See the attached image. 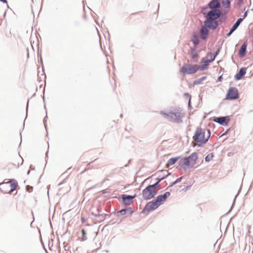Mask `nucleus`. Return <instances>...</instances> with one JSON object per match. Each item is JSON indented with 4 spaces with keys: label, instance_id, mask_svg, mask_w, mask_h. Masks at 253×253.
Instances as JSON below:
<instances>
[{
    "label": "nucleus",
    "instance_id": "1",
    "mask_svg": "<svg viewBox=\"0 0 253 253\" xmlns=\"http://www.w3.org/2000/svg\"><path fill=\"white\" fill-rule=\"evenodd\" d=\"M183 110L179 107H173L172 110L161 111L160 114L169 121L175 124L182 123V118L184 115L182 113Z\"/></svg>",
    "mask_w": 253,
    "mask_h": 253
},
{
    "label": "nucleus",
    "instance_id": "2",
    "mask_svg": "<svg viewBox=\"0 0 253 253\" xmlns=\"http://www.w3.org/2000/svg\"><path fill=\"white\" fill-rule=\"evenodd\" d=\"M217 28L216 24H212L210 20L206 17L204 22V25L201 27L200 29V37L201 39L205 40L208 37L210 33L209 29L214 30Z\"/></svg>",
    "mask_w": 253,
    "mask_h": 253
},
{
    "label": "nucleus",
    "instance_id": "3",
    "mask_svg": "<svg viewBox=\"0 0 253 253\" xmlns=\"http://www.w3.org/2000/svg\"><path fill=\"white\" fill-rule=\"evenodd\" d=\"M193 139L197 143V146L199 147H202L208 141V138H205V131L200 127L196 128Z\"/></svg>",
    "mask_w": 253,
    "mask_h": 253
},
{
    "label": "nucleus",
    "instance_id": "4",
    "mask_svg": "<svg viewBox=\"0 0 253 253\" xmlns=\"http://www.w3.org/2000/svg\"><path fill=\"white\" fill-rule=\"evenodd\" d=\"M154 187L152 184L147 185L142 191V196L144 200L148 201L153 198L157 194L159 190H155Z\"/></svg>",
    "mask_w": 253,
    "mask_h": 253
},
{
    "label": "nucleus",
    "instance_id": "5",
    "mask_svg": "<svg viewBox=\"0 0 253 253\" xmlns=\"http://www.w3.org/2000/svg\"><path fill=\"white\" fill-rule=\"evenodd\" d=\"M170 195L169 192H166L164 194L159 195L157 196L155 198L150 201V203H151L152 207H154L155 209L156 210L167 200Z\"/></svg>",
    "mask_w": 253,
    "mask_h": 253
},
{
    "label": "nucleus",
    "instance_id": "6",
    "mask_svg": "<svg viewBox=\"0 0 253 253\" xmlns=\"http://www.w3.org/2000/svg\"><path fill=\"white\" fill-rule=\"evenodd\" d=\"M199 70L198 64L185 63L180 68L179 72L183 75H192Z\"/></svg>",
    "mask_w": 253,
    "mask_h": 253
},
{
    "label": "nucleus",
    "instance_id": "7",
    "mask_svg": "<svg viewBox=\"0 0 253 253\" xmlns=\"http://www.w3.org/2000/svg\"><path fill=\"white\" fill-rule=\"evenodd\" d=\"M214 12V14L208 17V18L212 24L215 23L217 27L218 26V22L220 23L224 22L227 19V16L221 14L220 10H216Z\"/></svg>",
    "mask_w": 253,
    "mask_h": 253
},
{
    "label": "nucleus",
    "instance_id": "8",
    "mask_svg": "<svg viewBox=\"0 0 253 253\" xmlns=\"http://www.w3.org/2000/svg\"><path fill=\"white\" fill-rule=\"evenodd\" d=\"M208 6L211 9L208 11L206 15L207 18L214 14V11L216 10H219V8L221 6V3L218 0H211L208 2Z\"/></svg>",
    "mask_w": 253,
    "mask_h": 253
},
{
    "label": "nucleus",
    "instance_id": "9",
    "mask_svg": "<svg viewBox=\"0 0 253 253\" xmlns=\"http://www.w3.org/2000/svg\"><path fill=\"white\" fill-rule=\"evenodd\" d=\"M238 90L235 87H230L226 94V99L228 100H235L239 98Z\"/></svg>",
    "mask_w": 253,
    "mask_h": 253
},
{
    "label": "nucleus",
    "instance_id": "10",
    "mask_svg": "<svg viewBox=\"0 0 253 253\" xmlns=\"http://www.w3.org/2000/svg\"><path fill=\"white\" fill-rule=\"evenodd\" d=\"M195 165V162L190 161L187 158L185 157L183 162L179 163V166L177 167L178 169H182L186 170L187 169H191Z\"/></svg>",
    "mask_w": 253,
    "mask_h": 253
},
{
    "label": "nucleus",
    "instance_id": "11",
    "mask_svg": "<svg viewBox=\"0 0 253 253\" xmlns=\"http://www.w3.org/2000/svg\"><path fill=\"white\" fill-rule=\"evenodd\" d=\"M230 120V117L229 116H220L217 117H213L212 121L215 123H218L221 126H226Z\"/></svg>",
    "mask_w": 253,
    "mask_h": 253
},
{
    "label": "nucleus",
    "instance_id": "12",
    "mask_svg": "<svg viewBox=\"0 0 253 253\" xmlns=\"http://www.w3.org/2000/svg\"><path fill=\"white\" fill-rule=\"evenodd\" d=\"M134 212V211L131 207H126L121 210L116 212L114 214L117 216L120 217L121 215L127 214L126 216H130Z\"/></svg>",
    "mask_w": 253,
    "mask_h": 253
},
{
    "label": "nucleus",
    "instance_id": "13",
    "mask_svg": "<svg viewBox=\"0 0 253 253\" xmlns=\"http://www.w3.org/2000/svg\"><path fill=\"white\" fill-rule=\"evenodd\" d=\"M247 73V68L242 67L237 72L234 76V79L236 81H239L243 78Z\"/></svg>",
    "mask_w": 253,
    "mask_h": 253
},
{
    "label": "nucleus",
    "instance_id": "14",
    "mask_svg": "<svg viewBox=\"0 0 253 253\" xmlns=\"http://www.w3.org/2000/svg\"><path fill=\"white\" fill-rule=\"evenodd\" d=\"M190 54L192 59V62L194 63L197 62L198 59L199 58V55L197 52V46L190 48Z\"/></svg>",
    "mask_w": 253,
    "mask_h": 253
},
{
    "label": "nucleus",
    "instance_id": "15",
    "mask_svg": "<svg viewBox=\"0 0 253 253\" xmlns=\"http://www.w3.org/2000/svg\"><path fill=\"white\" fill-rule=\"evenodd\" d=\"M243 19L238 18L236 22L233 24L229 32L226 34V37H230L232 34L238 28L240 24L242 22Z\"/></svg>",
    "mask_w": 253,
    "mask_h": 253
},
{
    "label": "nucleus",
    "instance_id": "16",
    "mask_svg": "<svg viewBox=\"0 0 253 253\" xmlns=\"http://www.w3.org/2000/svg\"><path fill=\"white\" fill-rule=\"evenodd\" d=\"M6 183H8L9 185V188L10 189L9 190L10 194H11L14 191H15L17 187L18 186V184L17 181L15 179H11L9 181L6 182Z\"/></svg>",
    "mask_w": 253,
    "mask_h": 253
},
{
    "label": "nucleus",
    "instance_id": "17",
    "mask_svg": "<svg viewBox=\"0 0 253 253\" xmlns=\"http://www.w3.org/2000/svg\"><path fill=\"white\" fill-rule=\"evenodd\" d=\"M210 63L209 61L206 60L205 58H202L201 62L200 65H198V67L199 68V70L200 71H205L208 69Z\"/></svg>",
    "mask_w": 253,
    "mask_h": 253
},
{
    "label": "nucleus",
    "instance_id": "18",
    "mask_svg": "<svg viewBox=\"0 0 253 253\" xmlns=\"http://www.w3.org/2000/svg\"><path fill=\"white\" fill-rule=\"evenodd\" d=\"M247 42H245L241 46L238 51V55L240 58H243L245 56L247 52Z\"/></svg>",
    "mask_w": 253,
    "mask_h": 253
},
{
    "label": "nucleus",
    "instance_id": "19",
    "mask_svg": "<svg viewBox=\"0 0 253 253\" xmlns=\"http://www.w3.org/2000/svg\"><path fill=\"white\" fill-rule=\"evenodd\" d=\"M122 203L124 206H129L132 204V201L129 195L123 194L122 195Z\"/></svg>",
    "mask_w": 253,
    "mask_h": 253
},
{
    "label": "nucleus",
    "instance_id": "20",
    "mask_svg": "<svg viewBox=\"0 0 253 253\" xmlns=\"http://www.w3.org/2000/svg\"><path fill=\"white\" fill-rule=\"evenodd\" d=\"M181 156L172 157L169 159L165 165L166 168H169L170 166L174 165L180 158Z\"/></svg>",
    "mask_w": 253,
    "mask_h": 253
},
{
    "label": "nucleus",
    "instance_id": "21",
    "mask_svg": "<svg viewBox=\"0 0 253 253\" xmlns=\"http://www.w3.org/2000/svg\"><path fill=\"white\" fill-rule=\"evenodd\" d=\"M0 190L3 194H10L9 185L6 182L0 183Z\"/></svg>",
    "mask_w": 253,
    "mask_h": 253
},
{
    "label": "nucleus",
    "instance_id": "22",
    "mask_svg": "<svg viewBox=\"0 0 253 253\" xmlns=\"http://www.w3.org/2000/svg\"><path fill=\"white\" fill-rule=\"evenodd\" d=\"M154 210H155V208H154V207H152L151 203H150V202H149L146 204L144 208L142 210L141 213L144 214L146 213V212H149Z\"/></svg>",
    "mask_w": 253,
    "mask_h": 253
},
{
    "label": "nucleus",
    "instance_id": "23",
    "mask_svg": "<svg viewBox=\"0 0 253 253\" xmlns=\"http://www.w3.org/2000/svg\"><path fill=\"white\" fill-rule=\"evenodd\" d=\"M191 41L195 45L194 46H196L200 43V41L198 39V34L196 32H195L193 33L191 38Z\"/></svg>",
    "mask_w": 253,
    "mask_h": 253
},
{
    "label": "nucleus",
    "instance_id": "24",
    "mask_svg": "<svg viewBox=\"0 0 253 253\" xmlns=\"http://www.w3.org/2000/svg\"><path fill=\"white\" fill-rule=\"evenodd\" d=\"M186 158H187L190 161L195 162L196 164V161L198 159V153L197 152H193Z\"/></svg>",
    "mask_w": 253,
    "mask_h": 253
},
{
    "label": "nucleus",
    "instance_id": "25",
    "mask_svg": "<svg viewBox=\"0 0 253 253\" xmlns=\"http://www.w3.org/2000/svg\"><path fill=\"white\" fill-rule=\"evenodd\" d=\"M231 1L232 0H222L221 4H222L223 8L230 9L231 6Z\"/></svg>",
    "mask_w": 253,
    "mask_h": 253
},
{
    "label": "nucleus",
    "instance_id": "26",
    "mask_svg": "<svg viewBox=\"0 0 253 253\" xmlns=\"http://www.w3.org/2000/svg\"><path fill=\"white\" fill-rule=\"evenodd\" d=\"M168 177V175H164L163 176H159L158 177L156 178L157 181L153 184H152L154 187L156 188L157 187L160 185V183L166 179Z\"/></svg>",
    "mask_w": 253,
    "mask_h": 253
},
{
    "label": "nucleus",
    "instance_id": "27",
    "mask_svg": "<svg viewBox=\"0 0 253 253\" xmlns=\"http://www.w3.org/2000/svg\"><path fill=\"white\" fill-rule=\"evenodd\" d=\"M184 96L186 97L188 99V107L189 109L191 110L192 109V106L191 105V96L188 92H185L184 93Z\"/></svg>",
    "mask_w": 253,
    "mask_h": 253
},
{
    "label": "nucleus",
    "instance_id": "28",
    "mask_svg": "<svg viewBox=\"0 0 253 253\" xmlns=\"http://www.w3.org/2000/svg\"><path fill=\"white\" fill-rule=\"evenodd\" d=\"M207 78V76H203L200 78L198 80L194 81L192 83V85L194 86L196 85L201 84L202 83V82L206 80Z\"/></svg>",
    "mask_w": 253,
    "mask_h": 253
},
{
    "label": "nucleus",
    "instance_id": "29",
    "mask_svg": "<svg viewBox=\"0 0 253 253\" xmlns=\"http://www.w3.org/2000/svg\"><path fill=\"white\" fill-rule=\"evenodd\" d=\"M183 177L184 176H181L177 178L174 181L170 183L169 186L167 188V189H168L169 187H171L173 186L174 185L176 184L177 183L180 182L183 179Z\"/></svg>",
    "mask_w": 253,
    "mask_h": 253
},
{
    "label": "nucleus",
    "instance_id": "30",
    "mask_svg": "<svg viewBox=\"0 0 253 253\" xmlns=\"http://www.w3.org/2000/svg\"><path fill=\"white\" fill-rule=\"evenodd\" d=\"M213 157H214V155H213V154L212 153L208 154L205 157V161L206 162H209L210 161H211Z\"/></svg>",
    "mask_w": 253,
    "mask_h": 253
},
{
    "label": "nucleus",
    "instance_id": "31",
    "mask_svg": "<svg viewBox=\"0 0 253 253\" xmlns=\"http://www.w3.org/2000/svg\"><path fill=\"white\" fill-rule=\"evenodd\" d=\"M82 234V237L81 239L82 241H84L86 240V231L84 229H82L81 230Z\"/></svg>",
    "mask_w": 253,
    "mask_h": 253
},
{
    "label": "nucleus",
    "instance_id": "32",
    "mask_svg": "<svg viewBox=\"0 0 253 253\" xmlns=\"http://www.w3.org/2000/svg\"><path fill=\"white\" fill-rule=\"evenodd\" d=\"M38 62L39 63H40L41 64V65H42V71H43L44 68H43V61H42V58L41 54H39L38 53Z\"/></svg>",
    "mask_w": 253,
    "mask_h": 253
},
{
    "label": "nucleus",
    "instance_id": "33",
    "mask_svg": "<svg viewBox=\"0 0 253 253\" xmlns=\"http://www.w3.org/2000/svg\"><path fill=\"white\" fill-rule=\"evenodd\" d=\"M208 7H206V6H204L203 7H202V9H201V12L202 13V14H203L204 15H205L207 14L208 13Z\"/></svg>",
    "mask_w": 253,
    "mask_h": 253
},
{
    "label": "nucleus",
    "instance_id": "34",
    "mask_svg": "<svg viewBox=\"0 0 253 253\" xmlns=\"http://www.w3.org/2000/svg\"><path fill=\"white\" fill-rule=\"evenodd\" d=\"M47 118V116L46 115V116L44 118L43 120L44 126V127L46 130V136H48V133H47V130L46 120Z\"/></svg>",
    "mask_w": 253,
    "mask_h": 253
},
{
    "label": "nucleus",
    "instance_id": "35",
    "mask_svg": "<svg viewBox=\"0 0 253 253\" xmlns=\"http://www.w3.org/2000/svg\"><path fill=\"white\" fill-rule=\"evenodd\" d=\"M230 9H226L223 8L222 10L221 11V14L224 15H227V13L229 12Z\"/></svg>",
    "mask_w": 253,
    "mask_h": 253
},
{
    "label": "nucleus",
    "instance_id": "36",
    "mask_svg": "<svg viewBox=\"0 0 253 253\" xmlns=\"http://www.w3.org/2000/svg\"><path fill=\"white\" fill-rule=\"evenodd\" d=\"M209 54H211V57H210V58L209 59H208L207 60L209 61V63L210 62H213L216 57H215L211 53H209Z\"/></svg>",
    "mask_w": 253,
    "mask_h": 253
},
{
    "label": "nucleus",
    "instance_id": "37",
    "mask_svg": "<svg viewBox=\"0 0 253 253\" xmlns=\"http://www.w3.org/2000/svg\"><path fill=\"white\" fill-rule=\"evenodd\" d=\"M72 171H71V168H68L67 170L65 172H64V173H63L62 174V176H63L64 175L66 174H67V176H68V175L71 173Z\"/></svg>",
    "mask_w": 253,
    "mask_h": 253
},
{
    "label": "nucleus",
    "instance_id": "38",
    "mask_svg": "<svg viewBox=\"0 0 253 253\" xmlns=\"http://www.w3.org/2000/svg\"><path fill=\"white\" fill-rule=\"evenodd\" d=\"M33 187L32 186H26V190L27 191H28V192H31L33 191Z\"/></svg>",
    "mask_w": 253,
    "mask_h": 253
},
{
    "label": "nucleus",
    "instance_id": "39",
    "mask_svg": "<svg viewBox=\"0 0 253 253\" xmlns=\"http://www.w3.org/2000/svg\"><path fill=\"white\" fill-rule=\"evenodd\" d=\"M111 214H108L106 213L100 214L101 217L104 218L110 217L111 216Z\"/></svg>",
    "mask_w": 253,
    "mask_h": 253
},
{
    "label": "nucleus",
    "instance_id": "40",
    "mask_svg": "<svg viewBox=\"0 0 253 253\" xmlns=\"http://www.w3.org/2000/svg\"><path fill=\"white\" fill-rule=\"evenodd\" d=\"M248 11H249V10H247V11H246L245 12V13H244V15H243V17L240 18H241V19H243V21L244 20V19L245 18H246L247 17V16H248Z\"/></svg>",
    "mask_w": 253,
    "mask_h": 253
},
{
    "label": "nucleus",
    "instance_id": "41",
    "mask_svg": "<svg viewBox=\"0 0 253 253\" xmlns=\"http://www.w3.org/2000/svg\"><path fill=\"white\" fill-rule=\"evenodd\" d=\"M244 0H238L237 2V5L238 7H240L242 4L243 3Z\"/></svg>",
    "mask_w": 253,
    "mask_h": 253
},
{
    "label": "nucleus",
    "instance_id": "42",
    "mask_svg": "<svg viewBox=\"0 0 253 253\" xmlns=\"http://www.w3.org/2000/svg\"><path fill=\"white\" fill-rule=\"evenodd\" d=\"M219 52H220V49H219V48H218V49H217V50L215 52H214V53L212 54V55H213L215 57H216L218 55V54H219Z\"/></svg>",
    "mask_w": 253,
    "mask_h": 253
},
{
    "label": "nucleus",
    "instance_id": "43",
    "mask_svg": "<svg viewBox=\"0 0 253 253\" xmlns=\"http://www.w3.org/2000/svg\"><path fill=\"white\" fill-rule=\"evenodd\" d=\"M222 80H223V77H222V75H221L217 78V81L220 82H222Z\"/></svg>",
    "mask_w": 253,
    "mask_h": 253
},
{
    "label": "nucleus",
    "instance_id": "44",
    "mask_svg": "<svg viewBox=\"0 0 253 253\" xmlns=\"http://www.w3.org/2000/svg\"><path fill=\"white\" fill-rule=\"evenodd\" d=\"M230 131V129H227L222 134V135L220 136V137H222L224 135H226V134H228V133L229 132V131Z\"/></svg>",
    "mask_w": 253,
    "mask_h": 253
},
{
    "label": "nucleus",
    "instance_id": "45",
    "mask_svg": "<svg viewBox=\"0 0 253 253\" xmlns=\"http://www.w3.org/2000/svg\"><path fill=\"white\" fill-rule=\"evenodd\" d=\"M207 131H208V136L207 138H208V140L209 139L210 136H211V130L210 129H207Z\"/></svg>",
    "mask_w": 253,
    "mask_h": 253
},
{
    "label": "nucleus",
    "instance_id": "46",
    "mask_svg": "<svg viewBox=\"0 0 253 253\" xmlns=\"http://www.w3.org/2000/svg\"><path fill=\"white\" fill-rule=\"evenodd\" d=\"M130 197H131L130 199L132 201V200L136 197V194H134V195H130Z\"/></svg>",
    "mask_w": 253,
    "mask_h": 253
},
{
    "label": "nucleus",
    "instance_id": "47",
    "mask_svg": "<svg viewBox=\"0 0 253 253\" xmlns=\"http://www.w3.org/2000/svg\"><path fill=\"white\" fill-rule=\"evenodd\" d=\"M92 214L96 217H101L100 214H95V213H92Z\"/></svg>",
    "mask_w": 253,
    "mask_h": 253
},
{
    "label": "nucleus",
    "instance_id": "48",
    "mask_svg": "<svg viewBox=\"0 0 253 253\" xmlns=\"http://www.w3.org/2000/svg\"><path fill=\"white\" fill-rule=\"evenodd\" d=\"M108 192V191H107V189L103 190L102 191V193L103 194H106V193H107Z\"/></svg>",
    "mask_w": 253,
    "mask_h": 253
},
{
    "label": "nucleus",
    "instance_id": "49",
    "mask_svg": "<svg viewBox=\"0 0 253 253\" xmlns=\"http://www.w3.org/2000/svg\"><path fill=\"white\" fill-rule=\"evenodd\" d=\"M234 201H233V203L231 206V209L229 210V211H228V213L230 211H231L232 210L233 207V206H234Z\"/></svg>",
    "mask_w": 253,
    "mask_h": 253
},
{
    "label": "nucleus",
    "instance_id": "50",
    "mask_svg": "<svg viewBox=\"0 0 253 253\" xmlns=\"http://www.w3.org/2000/svg\"><path fill=\"white\" fill-rule=\"evenodd\" d=\"M0 2H3V3H7V0H0Z\"/></svg>",
    "mask_w": 253,
    "mask_h": 253
},
{
    "label": "nucleus",
    "instance_id": "51",
    "mask_svg": "<svg viewBox=\"0 0 253 253\" xmlns=\"http://www.w3.org/2000/svg\"><path fill=\"white\" fill-rule=\"evenodd\" d=\"M26 50L27 52V58H28L29 56V49L28 48H27Z\"/></svg>",
    "mask_w": 253,
    "mask_h": 253
},
{
    "label": "nucleus",
    "instance_id": "52",
    "mask_svg": "<svg viewBox=\"0 0 253 253\" xmlns=\"http://www.w3.org/2000/svg\"><path fill=\"white\" fill-rule=\"evenodd\" d=\"M29 100H28L27 104V106H26V111H27V112H28V105H29Z\"/></svg>",
    "mask_w": 253,
    "mask_h": 253
},
{
    "label": "nucleus",
    "instance_id": "53",
    "mask_svg": "<svg viewBox=\"0 0 253 253\" xmlns=\"http://www.w3.org/2000/svg\"><path fill=\"white\" fill-rule=\"evenodd\" d=\"M34 169V167H33V165H30V169Z\"/></svg>",
    "mask_w": 253,
    "mask_h": 253
},
{
    "label": "nucleus",
    "instance_id": "54",
    "mask_svg": "<svg viewBox=\"0 0 253 253\" xmlns=\"http://www.w3.org/2000/svg\"><path fill=\"white\" fill-rule=\"evenodd\" d=\"M63 181H63L62 182H61L59 183L58 184V186H60L61 185H62V183H63Z\"/></svg>",
    "mask_w": 253,
    "mask_h": 253
},
{
    "label": "nucleus",
    "instance_id": "55",
    "mask_svg": "<svg viewBox=\"0 0 253 253\" xmlns=\"http://www.w3.org/2000/svg\"><path fill=\"white\" fill-rule=\"evenodd\" d=\"M63 181H63L62 182H61L59 183L58 184V186H60L61 185H62V183H63Z\"/></svg>",
    "mask_w": 253,
    "mask_h": 253
},
{
    "label": "nucleus",
    "instance_id": "56",
    "mask_svg": "<svg viewBox=\"0 0 253 253\" xmlns=\"http://www.w3.org/2000/svg\"><path fill=\"white\" fill-rule=\"evenodd\" d=\"M97 211H98V212H101V209H98L97 210Z\"/></svg>",
    "mask_w": 253,
    "mask_h": 253
},
{
    "label": "nucleus",
    "instance_id": "57",
    "mask_svg": "<svg viewBox=\"0 0 253 253\" xmlns=\"http://www.w3.org/2000/svg\"><path fill=\"white\" fill-rule=\"evenodd\" d=\"M167 174L166 175H168V176L170 174V173L168 171H167Z\"/></svg>",
    "mask_w": 253,
    "mask_h": 253
},
{
    "label": "nucleus",
    "instance_id": "58",
    "mask_svg": "<svg viewBox=\"0 0 253 253\" xmlns=\"http://www.w3.org/2000/svg\"><path fill=\"white\" fill-rule=\"evenodd\" d=\"M82 222H85V220H84V218H82Z\"/></svg>",
    "mask_w": 253,
    "mask_h": 253
},
{
    "label": "nucleus",
    "instance_id": "59",
    "mask_svg": "<svg viewBox=\"0 0 253 253\" xmlns=\"http://www.w3.org/2000/svg\"><path fill=\"white\" fill-rule=\"evenodd\" d=\"M30 172V169H29L27 171V174H29Z\"/></svg>",
    "mask_w": 253,
    "mask_h": 253
},
{
    "label": "nucleus",
    "instance_id": "60",
    "mask_svg": "<svg viewBox=\"0 0 253 253\" xmlns=\"http://www.w3.org/2000/svg\"><path fill=\"white\" fill-rule=\"evenodd\" d=\"M45 155H46V157H47V155H48V151L46 152V154H45Z\"/></svg>",
    "mask_w": 253,
    "mask_h": 253
},
{
    "label": "nucleus",
    "instance_id": "61",
    "mask_svg": "<svg viewBox=\"0 0 253 253\" xmlns=\"http://www.w3.org/2000/svg\"><path fill=\"white\" fill-rule=\"evenodd\" d=\"M67 174H66L65 175H64L63 176H66V177H67ZM61 176H62V175Z\"/></svg>",
    "mask_w": 253,
    "mask_h": 253
},
{
    "label": "nucleus",
    "instance_id": "62",
    "mask_svg": "<svg viewBox=\"0 0 253 253\" xmlns=\"http://www.w3.org/2000/svg\"><path fill=\"white\" fill-rule=\"evenodd\" d=\"M122 116H123V114H121L120 115V117H121V118H122Z\"/></svg>",
    "mask_w": 253,
    "mask_h": 253
},
{
    "label": "nucleus",
    "instance_id": "63",
    "mask_svg": "<svg viewBox=\"0 0 253 253\" xmlns=\"http://www.w3.org/2000/svg\"><path fill=\"white\" fill-rule=\"evenodd\" d=\"M128 166V164H126L125 165V167H127Z\"/></svg>",
    "mask_w": 253,
    "mask_h": 253
},
{
    "label": "nucleus",
    "instance_id": "64",
    "mask_svg": "<svg viewBox=\"0 0 253 253\" xmlns=\"http://www.w3.org/2000/svg\"><path fill=\"white\" fill-rule=\"evenodd\" d=\"M112 221H113V220H110L109 222H111Z\"/></svg>",
    "mask_w": 253,
    "mask_h": 253
}]
</instances>
